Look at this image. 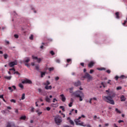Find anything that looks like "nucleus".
<instances>
[{
    "label": "nucleus",
    "mask_w": 127,
    "mask_h": 127,
    "mask_svg": "<svg viewBox=\"0 0 127 127\" xmlns=\"http://www.w3.org/2000/svg\"><path fill=\"white\" fill-rule=\"evenodd\" d=\"M115 96L116 94H115V93H112L111 95L108 96H102V99L105 102L108 103V104H111V105H115V101H114V100H113V98H115Z\"/></svg>",
    "instance_id": "obj_1"
},
{
    "label": "nucleus",
    "mask_w": 127,
    "mask_h": 127,
    "mask_svg": "<svg viewBox=\"0 0 127 127\" xmlns=\"http://www.w3.org/2000/svg\"><path fill=\"white\" fill-rule=\"evenodd\" d=\"M74 96L76 97V98H79L80 102H82V101H83L82 98H84V93L80 90H78L74 93Z\"/></svg>",
    "instance_id": "obj_2"
},
{
    "label": "nucleus",
    "mask_w": 127,
    "mask_h": 127,
    "mask_svg": "<svg viewBox=\"0 0 127 127\" xmlns=\"http://www.w3.org/2000/svg\"><path fill=\"white\" fill-rule=\"evenodd\" d=\"M55 122L57 125H60L62 123V118L59 115H57L55 118Z\"/></svg>",
    "instance_id": "obj_3"
},
{
    "label": "nucleus",
    "mask_w": 127,
    "mask_h": 127,
    "mask_svg": "<svg viewBox=\"0 0 127 127\" xmlns=\"http://www.w3.org/2000/svg\"><path fill=\"white\" fill-rule=\"evenodd\" d=\"M74 122L76 126H81L82 127H86V124H84V122H81L79 119H75Z\"/></svg>",
    "instance_id": "obj_4"
},
{
    "label": "nucleus",
    "mask_w": 127,
    "mask_h": 127,
    "mask_svg": "<svg viewBox=\"0 0 127 127\" xmlns=\"http://www.w3.org/2000/svg\"><path fill=\"white\" fill-rule=\"evenodd\" d=\"M83 78H85V79H87V81L90 82V81H92L93 79V77L90 75L88 72H86L85 75L83 76Z\"/></svg>",
    "instance_id": "obj_5"
},
{
    "label": "nucleus",
    "mask_w": 127,
    "mask_h": 127,
    "mask_svg": "<svg viewBox=\"0 0 127 127\" xmlns=\"http://www.w3.org/2000/svg\"><path fill=\"white\" fill-rule=\"evenodd\" d=\"M22 84H32V81L26 78L22 81Z\"/></svg>",
    "instance_id": "obj_6"
},
{
    "label": "nucleus",
    "mask_w": 127,
    "mask_h": 127,
    "mask_svg": "<svg viewBox=\"0 0 127 127\" xmlns=\"http://www.w3.org/2000/svg\"><path fill=\"white\" fill-rule=\"evenodd\" d=\"M15 65H17V61L15 60L14 62H11L9 63L8 65L9 67H13Z\"/></svg>",
    "instance_id": "obj_7"
},
{
    "label": "nucleus",
    "mask_w": 127,
    "mask_h": 127,
    "mask_svg": "<svg viewBox=\"0 0 127 127\" xmlns=\"http://www.w3.org/2000/svg\"><path fill=\"white\" fill-rule=\"evenodd\" d=\"M67 120L68 121V123H69L70 125H71V126H75L74 121H73L72 120H71V118H70V117H68L67 118Z\"/></svg>",
    "instance_id": "obj_8"
},
{
    "label": "nucleus",
    "mask_w": 127,
    "mask_h": 127,
    "mask_svg": "<svg viewBox=\"0 0 127 127\" xmlns=\"http://www.w3.org/2000/svg\"><path fill=\"white\" fill-rule=\"evenodd\" d=\"M6 127H16L14 123L11 122V123H8Z\"/></svg>",
    "instance_id": "obj_9"
},
{
    "label": "nucleus",
    "mask_w": 127,
    "mask_h": 127,
    "mask_svg": "<svg viewBox=\"0 0 127 127\" xmlns=\"http://www.w3.org/2000/svg\"><path fill=\"white\" fill-rule=\"evenodd\" d=\"M94 64H95V62L91 61V62H89L88 66L89 68H92V67H93L94 66Z\"/></svg>",
    "instance_id": "obj_10"
},
{
    "label": "nucleus",
    "mask_w": 127,
    "mask_h": 127,
    "mask_svg": "<svg viewBox=\"0 0 127 127\" xmlns=\"http://www.w3.org/2000/svg\"><path fill=\"white\" fill-rule=\"evenodd\" d=\"M74 86L75 87H78V86H81V81H78L74 83Z\"/></svg>",
    "instance_id": "obj_11"
},
{
    "label": "nucleus",
    "mask_w": 127,
    "mask_h": 127,
    "mask_svg": "<svg viewBox=\"0 0 127 127\" xmlns=\"http://www.w3.org/2000/svg\"><path fill=\"white\" fill-rule=\"evenodd\" d=\"M60 96L62 98V102H65L66 101V98L64 96V94H61Z\"/></svg>",
    "instance_id": "obj_12"
},
{
    "label": "nucleus",
    "mask_w": 127,
    "mask_h": 127,
    "mask_svg": "<svg viewBox=\"0 0 127 127\" xmlns=\"http://www.w3.org/2000/svg\"><path fill=\"white\" fill-rule=\"evenodd\" d=\"M121 101V102H125L126 101V98L125 97V95H122L121 97H120Z\"/></svg>",
    "instance_id": "obj_13"
},
{
    "label": "nucleus",
    "mask_w": 127,
    "mask_h": 127,
    "mask_svg": "<svg viewBox=\"0 0 127 127\" xmlns=\"http://www.w3.org/2000/svg\"><path fill=\"white\" fill-rule=\"evenodd\" d=\"M45 89L46 90H51L52 89V86L50 85V86H45Z\"/></svg>",
    "instance_id": "obj_14"
},
{
    "label": "nucleus",
    "mask_w": 127,
    "mask_h": 127,
    "mask_svg": "<svg viewBox=\"0 0 127 127\" xmlns=\"http://www.w3.org/2000/svg\"><path fill=\"white\" fill-rule=\"evenodd\" d=\"M30 61V59L29 58H26L24 61V63H28Z\"/></svg>",
    "instance_id": "obj_15"
},
{
    "label": "nucleus",
    "mask_w": 127,
    "mask_h": 127,
    "mask_svg": "<svg viewBox=\"0 0 127 127\" xmlns=\"http://www.w3.org/2000/svg\"><path fill=\"white\" fill-rule=\"evenodd\" d=\"M43 85H45V86H49L50 85V82H49V80H47L46 82L43 83Z\"/></svg>",
    "instance_id": "obj_16"
},
{
    "label": "nucleus",
    "mask_w": 127,
    "mask_h": 127,
    "mask_svg": "<svg viewBox=\"0 0 127 127\" xmlns=\"http://www.w3.org/2000/svg\"><path fill=\"white\" fill-rule=\"evenodd\" d=\"M115 15L116 17V18H117V19H119L120 18V12H117L115 13Z\"/></svg>",
    "instance_id": "obj_17"
},
{
    "label": "nucleus",
    "mask_w": 127,
    "mask_h": 127,
    "mask_svg": "<svg viewBox=\"0 0 127 127\" xmlns=\"http://www.w3.org/2000/svg\"><path fill=\"white\" fill-rule=\"evenodd\" d=\"M127 77L125 76L124 75H122L120 76H119V79H120V80H123V79H127Z\"/></svg>",
    "instance_id": "obj_18"
},
{
    "label": "nucleus",
    "mask_w": 127,
    "mask_h": 127,
    "mask_svg": "<svg viewBox=\"0 0 127 127\" xmlns=\"http://www.w3.org/2000/svg\"><path fill=\"white\" fill-rule=\"evenodd\" d=\"M20 120H22L23 121H25V120H26V116H21L20 118Z\"/></svg>",
    "instance_id": "obj_19"
},
{
    "label": "nucleus",
    "mask_w": 127,
    "mask_h": 127,
    "mask_svg": "<svg viewBox=\"0 0 127 127\" xmlns=\"http://www.w3.org/2000/svg\"><path fill=\"white\" fill-rule=\"evenodd\" d=\"M45 100L48 103H50L51 99L49 98V97H48V96L46 97Z\"/></svg>",
    "instance_id": "obj_20"
},
{
    "label": "nucleus",
    "mask_w": 127,
    "mask_h": 127,
    "mask_svg": "<svg viewBox=\"0 0 127 127\" xmlns=\"http://www.w3.org/2000/svg\"><path fill=\"white\" fill-rule=\"evenodd\" d=\"M45 74H46V73L45 72H41V78H43V76H45Z\"/></svg>",
    "instance_id": "obj_21"
},
{
    "label": "nucleus",
    "mask_w": 127,
    "mask_h": 127,
    "mask_svg": "<svg viewBox=\"0 0 127 127\" xmlns=\"http://www.w3.org/2000/svg\"><path fill=\"white\" fill-rule=\"evenodd\" d=\"M36 112L37 113L38 116H40V115H41V114H42V112H39V110H36Z\"/></svg>",
    "instance_id": "obj_22"
},
{
    "label": "nucleus",
    "mask_w": 127,
    "mask_h": 127,
    "mask_svg": "<svg viewBox=\"0 0 127 127\" xmlns=\"http://www.w3.org/2000/svg\"><path fill=\"white\" fill-rule=\"evenodd\" d=\"M4 78L6 79L7 80H10V79H11V76H5Z\"/></svg>",
    "instance_id": "obj_23"
},
{
    "label": "nucleus",
    "mask_w": 127,
    "mask_h": 127,
    "mask_svg": "<svg viewBox=\"0 0 127 127\" xmlns=\"http://www.w3.org/2000/svg\"><path fill=\"white\" fill-rule=\"evenodd\" d=\"M115 111H116V112H117V113H118V114H122V112H121V111L119 110V109L118 108H116Z\"/></svg>",
    "instance_id": "obj_24"
},
{
    "label": "nucleus",
    "mask_w": 127,
    "mask_h": 127,
    "mask_svg": "<svg viewBox=\"0 0 127 127\" xmlns=\"http://www.w3.org/2000/svg\"><path fill=\"white\" fill-rule=\"evenodd\" d=\"M4 59H7V58L8 57V55H7V54H4L3 55Z\"/></svg>",
    "instance_id": "obj_25"
},
{
    "label": "nucleus",
    "mask_w": 127,
    "mask_h": 127,
    "mask_svg": "<svg viewBox=\"0 0 127 127\" xmlns=\"http://www.w3.org/2000/svg\"><path fill=\"white\" fill-rule=\"evenodd\" d=\"M24 99H25V94L23 93L22 95L21 100H24Z\"/></svg>",
    "instance_id": "obj_26"
},
{
    "label": "nucleus",
    "mask_w": 127,
    "mask_h": 127,
    "mask_svg": "<svg viewBox=\"0 0 127 127\" xmlns=\"http://www.w3.org/2000/svg\"><path fill=\"white\" fill-rule=\"evenodd\" d=\"M60 109H62L63 112L65 111V107H64V106H60Z\"/></svg>",
    "instance_id": "obj_27"
},
{
    "label": "nucleus",
    "mask_w": 127,
    "mask_h": 127,
    "mask_svg": "<svg viewBox=\"0 0 127 127\" xmlns=\"http://www.w3.org/2000/svg\"><path fill=\"white\" fill-rule=\"evenodd\" d=\"M49 71H50V72H51V71H53V70H54V67H50L48 68Z\"/></svg>",
    "instance_id": "obj_28"
},
{
    "label": "nucleus",
    "mask_w": 127,
    "mask_h": 127,
    "mask_svg": "<svg viewBox=\"0 0 127 127\" xmlns=\"http://www.w3.org/2000/svg\"><path fill=\"white\" fill-rule=\"evenodd\" d=\"M73 89H74L73 87H71V88H69V92L71 93H73Z\"/></svg>",
    "instance_id": "obj_29"
},
{
    "label": "nucleus",
    "mask_w": 127,
    "mask_h": 127,
    "mask_svg": "<svg viewBox=\"0 0 127 127\" xmlns=\"http://www.w3.org/2000/svg\"><path fill=\"white\" fill-rule=\"evenodd\" d=\"M98 70H104V71H106V68L105 67H102L101 68H98Z\"/></svg>",
    "instance_id": "obj_30"
},
{
    "label": "nucleus",
    "mask_w": 127,
    "mask_h": 127,
    "mask_svg": "<svg viewBox=\"0 0 127 127\" xmlns=\"http://www.w3.org/2000/svg\"><path fill=\"white\" fill-rule=\"evenodd\" d=\"M115 79L116 81H118V80H119V79H120V77H119V76L118 75H116L115 77Z\"/></svg>",
    "instance_id": "obj_31"
},
{
    "label": "nucleus",
    "mask_w": 127,
    "mask_h": 127,
    "mask_svg": "<svg viewBox=\"0 0 127 127\" xmlns=\"http://www.w3.org/2000/svg\"><path fill=\"white\" fill-rule=\"evenodd\" d=\"M19 87H20V88H21V89H23V85H22V84L20 83L19 84Z\"/></svg>",
    "instance_id": "obj_32"
},
{
    "label": "nucleus",
    "mask_w": 127,
    "mask_h": 127,
    "mask_svg": "<svg viewBox=\"0 0 127 127\" xmlns=\"http://www.w3.org/2000/svg\"><path fill=\"white\" fill-rule=\"evenodd\" d=\"M10 102H11V103H16V101H15V100H14V99H11V100H10Z\"/></svg>",
    "instance_id": "obj_33"
},
{
    "label": "nucleus",
    "mask_w": 127,
    "mask_h": 127,
    "mask_svg": "<svg viewBox=\"0 0 127 127\" xmlns=\"http://www.w3.org/2000/svg\"><path fill=\"white\" fill-rule=\"evenodd\" d=\"M37 62L38 63H40V62H41V58H38V59H37Z\"/></svg>",
    "instance_id": "obj_34"
},
{
    "label": "nucleus",
    "mask_w": 127,
    "mask_h": 127,
    "mask_svg": "<svg viewBox=\"0 0 127 127\" xmlns=\"http://www.w3.org/2000/svg\"><path fill=\"white\" fill-rule=\"evenodd\" d=\"M9 71H14V72H15V68H14V67H13L12 68H10Z\"/></svg>",
    "instance_id": "obj_35"
},
{
    "label": "nucleus",
    "mask_w": 127,
    "mask_h": 127,
    "mask_svg": "<svg viewBox=\"0 0 127 127\" xmlns=\"http://www.w3.org/2000/svg\"><path fill=\"white\" fill-rule=\"evenodd\" d=\"M30 40H33V35H31L30 37H29Z\"/></svg>",
    "instance_id": "obj_36"
},
{
    "label": "nucleus",
    "mask_w": 127,
    "mask_h": 127,
    "mask_svg": "<svg viewBox=\"0 0 127 127\" xmlns=\"http://www.w3.org/2000/svg\"><path fill=\"white\" fill-rule=\"evenodd\" d=\"M35 68L37 71H39V66L38 65H36Z\"/></svg>",
    "instance_id": "obj_37"
},
{
    "label": "nucleus",
    "mask_w": 127,
    "mask_h": 127,
    "mask_svg": "<svg viewBox=\"0 0 127 127\" xmlns=\"http://www.w3.org/2000/svg\"><path fill=\"white\" fill-rule=\"evenodd\" d=\"M32 58L33 59H35V60H37V59H38V58H37V57H35V56H32Z\"/></svg>",
    "instance_id": "obj_38"
},
{
    "label": "nucleus",
    "mask_w": 127,
    "mask_h": 127,
    "mask_svg": "<svg viewBox=\"0 0 127 127\" xmlns=\"http://www.w3.org/2000/svg\"><path fill=\"white\" fill-rule=\"evenodd\" d=\"M66 61H67V63H70V62H71V59H68L66 60Z\"/></svg>",
    "instance_id": "obj_39"
},
{
    "label": "nucleus",
    "mask_w": 127,
    "mask_h": 127,
    "mask_svg": "<svg viewBox=\"0 0 127 127\" xmlns=\"http://www.w3.org/2000/svg\"><path fill=\"white\" fill-rule=\"evenodd\" d=\"M50 54H51V55H54L55 54V53H54V52L53 51H51L50 52Z\"/></svg>",
    "instance_id": "obj_40"
},
{
    "label": "nucleus",
    "mask_w": 127,
    "mask_h": 127,
    "mask_svg": "<svg viewBox=\"0 0 127 127\" xmlns=\"http://www.w3.org/2000/svg\"><path fill=\"white\" fill-rule=\"evenodd\" d=\"M89 73L90 74H93L94 73V69H90Z\"/></svg>",
    "instance_id": "obj_41"
},
{
    "label": "nucleus",
    "mask_w": 127,
    "mask_h": 127,
    "mask_svg": "<svg viewBox=\"0 0 127 127\" xmlns=\"http://www.w3.org/2000/svg\"><path fill=\"white\" fill-rule=\"evenodd\" d=\"M13 74H17V75H20V73L18 71H15Z\"/></svg>",
    "instance_id": "obj_42"
},
{
    "label": "nucleus",
    "mask_w": 127,
    "mask_h": 127,
    "mask_svg": "<svg viewBox=\"0 0 127 127\" xmlns=\"http://www.w3.org/2000/svg\"><path fill=\"white\" fill-rule=\"evenodd\" d=\"M73 104V102H70L69 104H68V106L69 107H72V105Z\"/></svg>",
    "instance_id": "obj_43"
},
{
    "label": "nucleus",
    "mask_w": 127,
    "mask_h": 127,
    "mask_svg": "<svg viewBox=\"0 0 127 127\" xmlns=\"http://www.w3.org/2000/svg\"><path fill=\"white\" fill-rule=\"evenodd\" d=\"M56 62H57V63H60V60L56 59Z\"/></svg>",
    "instance_id": "obj_44"
},
{
    "label": "nucleus",
    "mask_w": 127,
    "mask_h": 127,
    "mask_svg": "<svg viewBox=\"0 0 127 127\" xmlns=\"http://www.w3.org/2000/svg\"><path fill=\"white\" fill-rule=\"evenodd\" d=\"M107 73H108V74H110L111 73V70L110 69H108L106 70Z\"/></svg>",
    "instance_id": "obj_45"
},
{
    "label": "nucleus",
    "mask_w": 127,
    "mask_h": 127,
    "mask_svg": "<svg viewBox=\"0 0 127 127\" xmlns=\"http://www.w3.org/2000/svg\"><path fill=\"white\" fill-rule=\"evenodd\" d=\"M8 90H10L11 92H13V90L12 89V88H11V87H8Z\"/></svg>",
    "instance_id": "obj_46"
},
{
    "label": "nucleus",
    "mask_w": 127,
    "mask_h": 127,
    "mask_svg": "<svg viewBox=\"0 0 127 127\" xmlns=\"http://www.w3.org/2000/svg\"><path fill=\"white\" fill-rule=\"evenodd\" d=\"M117 90H122V87H121V86L117 87Z\"/></svg>",
    "instance_id": "obj_47"
},
{
    "label": "nucleus",
    "mask_w": 127,
    "mask_h": 127,
    "mask_svg": "<svg viewBox=\"0 0 127 127\" xmlns=\"http://www.w3.org/2000/svg\"><path fill=\"white\" fill-rule=\"evenodd\" d=\"M46 110L47 111H50V110H51V108L49 107H48L46 108Z\"/></svg>",
    "instance_id": "obj_48"
},
{
    "label": "nucleus",
    "mask_w": 127,
    "mask_h": 127,
    "mask_svg": "<svg viewBox=\"0 0 127 127\" xmlns=\"http://www.w3.org/2000/svg\"><path fill=\"white\" fill-rule=\"evenodd\" d=\"M56 81H58V80H59V77L57 76L55 78Z\"/></svg>",
    "instance_id": "obj_49"
},
{
    "label": "nucleus",
    "mask_w": 127,
    "mask_h": 127,
    "mask_svg": "<svg viewBox=\"0 0 127 127\" xmlns=\"http://www.w3.org/2000/svg\"><path fill=\"white\" fill-rule=\"evenodd\" d=\"M92 100H93V98H90L89 99V104H92Z\"/></svg>",
    "instance_id": "obj_50"
},
{
    "label": "nucleus",
    "mask_w": 127,
    "mask_h": 127,
    "mask_svg": "<svg viewBox=\"0 0 127 127\" xmlns=\"http://www.w3.org/2000/svg\"><path fill=\"white\" fill-rule=\"evenodd\" d=\"M101 85L103 86V88H106V86H105L104 82H101Z\"/></svg>",
    "instance_id": "obj_51"
},
{
    "label": "nucleus",
    "mask_w": 127,
    "mask_h": 127,
    "mask_svg": "<svg viewBox=\"0 0 127 127\" xmlns=\"http://www.w3.org/2000/svg\"><path fill=\"white\" fill-rule=\"evenodd\" d=\"M55 101L57 102V100L56 99V98H54L53 100V102L55 103Z\"/></svg>",
    "instance_id": "obj_52"
},
{
    "label": "nucleus",
    "mask_w": 127,
    "mask_h": 127,
    "mask_svg": "<svg viewBox=\"0 0 127 127\" xmlns=\"http://www.w3.org/2000/svg\"><path fill=\"white\" fill-rule=\"evenodd\" d=\"M14 36L15 38H18V35L15 34Z\"/></svg>",
    "instance_id": "obj_53"
},
{
    "label": "nucleus",
    "mask_w": 127,
    "mask_h": 127,
    "mask_svg": "<svg viewBox=\"0 0 127 127\" xmlns=\"http://www.w3.org/2000/svg\"><path fill=\"white\" fill-rule=\"evenodd\" d=\"M31 112H32V113H33V112H34V108L32 107L31 108Z\"/></svg>",
    "instance_id": "obj_54"
},
{
    "label": "nucleus",
    "mask_w": 127,
    "mask_h": 127,
    "mask_svg": "<svg viewBox=\"0 0 127 127\" xmlns=\"http://www.w3.org/2000/svg\"><path fill=\"white\" fill-rule=\"evenodd\" d=\"M80 65H81V66H82V67H84V65H85V64H84V63H80Z\"/></svg>",
    "instance_id": "obj_55"
},
{
    "label": "nucleus",
    "mask_w": 127,
    "mask_h": 127,
    "mask_svg": "<svg viewBox=\"0 0 127 127\" xmlns=\"http://www.w3.org/2000/svg\"><path fill=\"white\" fill-rule=\"evenodd\" d=\"M118 123H119V124H121V123H124V121H123V120H119V121H118Z\"/></svg>",
    "instance_id": "obj_56"
},
{
    "label": "nucleus",
    "mask_w": 127,
    "mask_h": 127,
    "mask_svg": "<svg viewBox=\"0 0 127 127\" xmlns=\"http://www.w3.org/2000/svg\"><path fill=\"white\" fill-rule=\"evenodd\" d=\"M15 113H16V114H18V109H15Z\"/></svg>",
    "instance_id": "obj_57"
},
{
    "label": "nucleus",
    "mask_w": 127,
    "mask_h": 127,
    "mask_svg": "<svg viewBox=\"0 0 127 127\" xmlns=\"http://www.w3.org/2000/svg\"><path fill=\"white\" fill-rule=\"evenodd\" d=\"M12 88H13L14 89V90H16V87H15V86H14V85H13L12 86Z\"/></svg>",
    "instance_id": "obj_58"
},
{
    "label": "nucleus",
    "mask_w": 127,
    "mask_h": 127,
    "mask_svg": "<svg viewBox=\"0 0 127 127\" xmlns=\"http://www.w3.org/2000/svg\"><path fill=\"white\" fill-rule=\"evenodd\" d=\"M42 91V90H41V88H39V89H38V92H39V93H41Z\"/></svg>",
    "instance_id": "obj_59"
},
{
    "label": "nucleus",
    "mask_w": 127,
    "mask_h": 127,
    "mask_svg": "<svg viewBox=\"0 0 127 127\" xmlns=\"http://www.w3.org/2000/svg\"><path fill=\"white\" fill-rule=\"evenodd\" d=\"M111 80H108V81L107 82L108 84H110V85H111L112 84H111Z\"/></svg>",
    "instance_id": "obj_60"
},
{
    "label": "nucleus",
    "mask_w": 127,
    "mask_h": 127,
    "mask_svg": "<svg viewBox=\"0 0 127 127\" xmlns=\"http://www.w3.org/2000/svg\"><path fill=\"white\" fill-rule=\"evenodd\" d=\"M0 99H3V95H0Z\"/></svg>",
    "instance_id": "obj_61"
},
{
    "label": "nucleus",
    "mask_w": 127,
    "mask_h": 127,
    "mask_svg": "<svg viewBox=\"0 0 127 127\" xmlns=\"http://www.w3.org/2000/svg\"><path fill=\"white\" fill-rule=\"evenodd\" d=\"M25 66H27V67H30L29 64H25Z\"/></svg>",
    "instance_id": "obj_62"
},
{
    "label": "nucleus",
    "mask_w": 127,
    "mask_h": 127,
    "mask_svg": "<svg viewBox=\"0 0 127 127\" xmlns=\"http://www.w3.org/2000/svg\"><path fill=\"white\" fill-rule=\"evenodd\" d=\"M81 118H86V116H85V115H81Z\"/></svg>",
    "instance_id": "obj_63"
},
{
    "label": "nucleus",
    "mask_w": 127,
    "mask_h": 127,
    "mask_svg": "<svg viewBox=\"0 0 127 127\" xmlns=\"http://www.w3.org/2000/svg\"><path fill=\"white\" fill-rule=\"evenodd\" d=\"M113 126H114V127H118V126H117V125H116V124H114V125H113Z\"/></svg>",
    "instance_id": "obj_64"
}]
</instances>
